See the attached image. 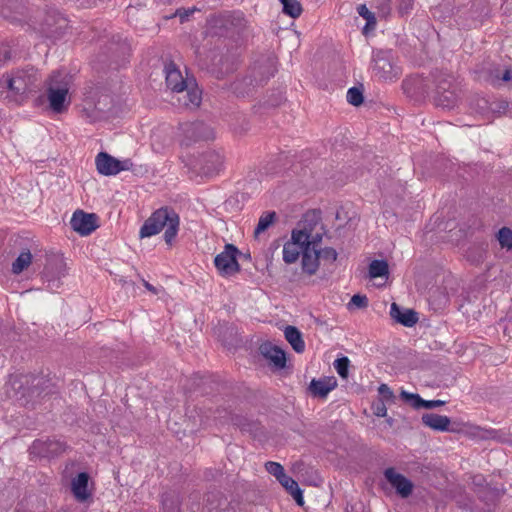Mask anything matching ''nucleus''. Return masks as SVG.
Segmentation results:
<instances>
[{"label":"nucleus","instance_id":"obj_8","mask_svg":"<svg viewBox=\"0 0 512 512\" xmlns=\"http://www.w3.org/2000/svg\"><path fill=\"white\" fill-rule=\"evenodd\" d=\"M96 169L104 176L117 175L121 171H129L133 168L131 159L118 160L107 152H100L95 158Z\"/></svg>","mask_w":512,"mask_h":512},{"label":"nucleus","instance_id":"obj_7","mask_svg":"<svg viewBox=\"0 0 512 512\" xmlns=\"http://www.w3.org/2000/svg\"><path fill=\"white\" fill-rule=\"evenodd\" d=\"M241 252L234 244H226L224 250L214 258V265L221 276H231L240 271L237 256Z\"/></svg>","mask_w":512,"mask_h":512},{"label":"nucleus","instance_id":"obj_33","mask_svg":"<svg viewBox=\"0 0 512 512\" xmlns=\"http://www.w3.org/2000/svg\"><path fill=\"white\" fill-rule=\"evenodd\" d=\"M277 219L275 211H265L261 214L258 224L254 230V236L258 237L261 233L265 232Z\"/></svg>","mask_w":512,"mask_h":512},{"label":"nucleus","instance_id":"obj_40","mask_svg":"<svg viewBox=\"0 0 512 512\" xmlns=\"http://www.w3.org/2000/svg\"><path fill=\"white\" fill-rule=\"evenodd\" d=\"M357 13L366 20V25L364 27V32L368 29L374 30L377 24L376 16L373 12H371L365 4H360L357 7Z\"/></svg>","mask_w":512,"mask_h":512},{"label":"nucleus","instance_id":"obj_30","mask_svg":"<svg viewBox=\"0 0 512 512\" xmlns=\"http://www.w3.org/2000/svg\"><path fill=\"white\" fill-rule=\"evenodd\" d=\"M278 482L287 490V492L295 499V501L299 505H303V495L302 490L299 488L298 483L284 473L279 479Z\"/></svg>","mask_w":512,"mask_h":512},{"label":"nucleus","instance_id":"obj_46","mask_svg":"<svg viewBox=\"0 0 512 512\" xmlns=\"http://www.w3.org/2000/svg\"><path fill=\"white\" fill-rule=\"evenodd\" d=\"M265 467L269 474L275 476L277 480L285 473L283 466L277 462L268 461Z\"/></svg>","mask_w":512,"mask_h":512},{"label":"nucleus","instance_id":"obj_11","mask_svg":"<svg viewBox=\"0 0 512 512\" xmlns=\"http://www.w3.org/2000/svg\"><path fill=\"white\" fill-rule=\"evenodd\" d=\"M68 448L67 444L58 439H36L29 447L32 458H54L62 454Z\"/></svg>","mask_w":512,"mask_h":512},{"label":"nucleus","instance_id":"obj_58","mask_svg":"<svg viewBox=\"0 0 512 512\" xmlns=\"http://www.w3.org/2000/svg\"><path fill=\"white\" fill-rule=\"evenodd\" d=\"M481 432H482V429L480 427H474L473 432H471V433L475 436H479L482 438L487 437L486 435L482 434Z\"/></svg>","mask_w":512,"mask_h":512},{"label":"nucleus","instance_id":"obj_18","mask_svg":"<svg viewBox=\"0 0 512 512\" xmlns=\"http://www.w3.org/2000/svg\"><path fill=\"white\" fill-rule=\"evenodd\" d=\"M223 156L216 151H207L201 155L198 165L201 172L206 176H213L223 167Z\"/></svg>","mask_w":512,"mask_h":512},{"label":"nucleus","instance_id":"obj_24","mask_svg":"<svg viewBox=\"0 0 512 512\" xmlns=\"http://www.w3.org/2000/svg\"><path fill=\"white\" fill-rule=\"evenodd\" d=\"M336 386L337 381L334 377H325L313 379L309 385V390L313 396L325 398Z\"/></svg>","mask_w":512,"mask_h":512},{"label":"nucleus","instance_id":"obj_5","mask_svg":"<svg viewBox=\"0 0 512 512\" xmlns=\"http://www.w3.org/2000/svg\"><path fill=\"white\" fill-rule=\"evenodd\" d=\"M30 22L48 38L60 37L67 26V20L55 9L44 12L36 9Z\"/></svg>","mask_w":512,"mask_h":512},{"label":"nucleus","instance_id":"obj_52","mask_svg":"<svg viewBox=\"0 0 512 512\" xmlns=\"http://www.w3.org/2000/svg\"><path fill=\"white\" fill-rule=\"evenodd\" d=\"M413 1L412 0H400L398 5V12L401 15H405L409 13L412 9Z\"/></svg>","mask_w":512,"mask_h":512},{"label":"nucleus","instance_id":"obj_6","mask_svg":"<svg viewBox=\"0 0 512 512\" xmlns=\"http://www.w3.org/2000/svg\"><path fill=\"white\" fill-rule=\"evenodd\" d=\"M371 68L374 77L380 81H396L402 73L392 50L373 51Z\"/></svg>","mask_w":512,"mask_h":512},{"label":"nucleus","instance_id":"obj_28","mask_svg":"<svg viewBox=\"0 0 512 512\" xmlns=\"http://www.w3.org/2000/svg\"><path fill=\"white\" fill-rule=\"evenodd\" d=\"M435 81V93H444L448 91H457V84L454 81L453 76L450 74L436 72L433 74Z\"/></svg>","mask_w":512,"mask_h":512},{"label":"nucleus","instance_id":"obj_23","mask_svg":"<svg viewBox=\"0 0 512 512\" xmlns=\"http://www.w3.org/2000/svg\"><path fill=\"white\" fill-rule=\"evenodd\" d=\"M484 482L485 479L481 475H477L473 478V484L479 487L477 490L479 498L485 502H494L502 495L503 489L492 487L489 484L484 486Z\"/></svg>","mask_w":512,"mask_h":512},{"label":"nucleus","instance_id":"obj_36","mask_svg":"<svg viewBox=\"0 0 512 512\" xmlns=\"http://www.w3.org/2000/svg\"><path fill=\"white\" fill-rule=\"evenodd\" d=\"M369 278L375 279L379 277H386L389 274V266L385 260H373L369 264Z\"/></svg>","mask_w":512,"mask_h":512},{"label":"nucleus","instance_id":"obj_17","mask_svg":"<svg viewBox=\"0 0 512 512\" xmlns=\"http://www.w3.org/2000/svg\"><path fill=\"white\" fill-rule=\"evenodd\" d=\"M50 380L47 379L44 376L39 375H24L19 378L18 381L14 382V385L16 383H19L18 388H22L24 385H27V392H23L22 395L25 396L26 394L33 397V396H40L45 390L48 388Z\"/></svg>","mask_w":512,"mask_h":512},{"label":"nucleus","instance_id":"obj_44","mask_svg":"<svg viewBox=\"0 0 512 512\" xmlns=\"http://www.w3.org/2000/svg\"><path fill=\"white\" fill-rule=\"evenodd\" d=\"M363 92L358 87H351L347 91V102L353 106H359L363 103Z\"/></svg>","mask_w":512,"mask_h":512},{"label":"nucleus","instance_id":"obj_42","mask_svg":"<svg viewBox=\"0 0 512 512\" xmlns=\"http://www.w3.org/2000/svg\"><path fill=\"white\" fill-rule=\"evenodd\" d=\"M492 83L494 85L498 84L500 81L502 82H510L512 80V68H505L503 73L500 72L499 68H496L491 71Z\"/></svg>","mask_w":512,"mask_h":512},{"label":"nucleus","instance_id":"obj_41","mask_svg":"<svg viewBox=\"0 0 512 512\" xmlns=\"http://www.w3.org/2000/svg\"><path fill=\"white\" fill-rule=\"evenodd\" d=\"M187 100L184 101V104L186 106L192 105V106H199L201 103V92L199 91L197 84L191 85L190 87H185Z\"/></svg>","mask_w":512,"mask_h":512},{"label":"nucleus","instance_id":"obj_47","mask_svg":"<svg viewBox=\"0 0 512 512\" xmlns=\"http://www.w3.org/2000/svg\"><path fill=\"white\" fill-rule=\"evenodd\" d=\"M378 393L381 396L380 401L383 402H394L395 395L387 384L382 383L378 387Z\"/></svg>","mask_w":512,"mask_h":512},{"label":"nucleus","instance_id":"obj_53","mask_svg":"<svg viewBox=\"0 0 512 512\" xmlns=\"http://www.w3.org/2000/svg\"><path fill=\"white\" fill-rule=\"evenodd\" d=\"M374 414L378 417H385L387 414V408L385 402L379 401L373 405Z\"/></svg>","mask_w":512,"mask_h":512},{"label":"nucleus","instance_id":"obj_51","mask_svg":"<svg viewBox=\"0 0 512 512\" xmlns=\"http://www.w3.org/2000/svg\"><path fill=\"white\" fill-rule=\"evenodd\" d=\"M390 0H378L379 4L377 6L378 14L380 17L386 18L391 11Z\"/></svg>","mask_w":512,"mask_h":512},{"label":"nucleus","instance_id":"obj_25","mask_svg":"<svg viewBox=\"0 0 512 512\" xmlns=\"http://www.w3.org/2000/svg\"><path fill=\"white\" fill-rule=\"evenodd\" d=\"M319 249L310 247L302 253L301 266L302 271L308 275H314L319 268Z\"/></svg>","mask_w":512,"mask_h":512},{"label":"nucleus","instance_id":"obj_31","mask_svg":"<svg viewBox=\"0 0 512 512\" xmlns=\"http://www.w3.org/2000/svg\"><path fill=\"white\" fill-rule=\"evenodd\" d=\"M458 101L457 91H448L444 93H435L434 103L438 107L444 109H452L456 106Z\"/></svg>","mask_w":512,"mask_h":512},{"label":"nucleus","instance_id":"obj_2","mask_svg":"<svg viewBox=\"0 0 512 512\" xmlns=\"http://www.w3.org/2000/svg\"><path fill=\"white\" fill-rule=\"evenodd\" d=\"M180 218L173 208L161 207L154 211L139 231L140 238L151 237L165 228L164 240L170 245L178 234Z\"/></svg>","mask_w":512,"mask_h":512},{"label":"nucleus","instance_id":"obj_1","mask_svg":"<svg viewBox=\"0 0 512 512\" xmlns=\"http://www.w3.org/2000/svg\"><path fill=\"white\" fill-rule=\"evenodd\" d=\"M40 82L38 71L34 67H27L3 75L0 87L7 90L6 98L9 101L21 104L29 94L37 91Z\"/></svg>","mask_w":512,"mask_h":512},{"label":"nucleus","instance_id":"obj_29","mask_svg":"<svg viewBox=\"0 0 512 512\" xmlns=\"http://www.w3.org/2000/svg\"><path fill=\"white\" fill-rule=\"evenodd\" d=\"M284 335L295 352L302 353L305 350V342L298 328L289 325L285 328Z\"/></svg>","mask_w":512,"mask_h":512},{"label":"nucleus","instance_id":"obj_26","mask_svg":"<svg viewBox=\"0 0 512 512\" xmlns=\"http://www.w3.org/2000/svg\"><path fill=\"white\" fill-rule=\"evenodd\" d=\"M88 482L89 475L86 472L79 473L73 480L71 484V489L73 495L78 501H86L90 496V492L88 490Z\"/></svg>","mask_w":512,"mask_h":512},{"label":"nucleus","instance_id":"obj_49","mask_svg":"<svg viewBox=\"0 0 512 512\" xmlns=\"http://www.w3.org/2000/svg\"><path fill=\"white\" fill-rule=\"evenodd\" d=\"M368 302L369 301L366 295L355 294L352 296L349 305L362 309L368 306Z\"/></svg>","mask_w":512,"mask_h":512},{"label":"nucleus","instance_id":"obj_4","mask_svg":"<svg viewBox=\"0 0 512 512\" xmlns=\"http://www.w3.org/2000/svg\"><path fill=\"white\" fill-rule=\"evenodd\" d=\"M70 88V77L67 73L55 71L47 80V99L49 107L55 113H63L67 110L70 100L68 93Z\"/></svg>","mask_w":512,"mask_h":512},{"label":"nucleus","instance_id":"obj_9","mask_svg":"<svg viewBox=\"0 0 512 512\" xmlns=\"http://www.w3.org/2000/svg\"><path fill=\"white\" fill-rule=\"evenodd\" d=\"M181 130L183 133L181 143L185 146L214 139L213 129L202 121L184 123L181 125Z\"/></svg>","mask_w":512,"mask_h":512},{"label":"nucleus","instance_id":"obj_56","mask_svg":"<svg viewBox=\"0 0 512 512\" xmlns=\"http://www.w3.org/2000/svg\"><path fill=\"white\" fill-rule=\"evenodd\" d=\"M10 57V51L4 46H0V65L6 63Z\"/></svg>","mask_w":512,"mask_h":512},{"label":"nucleus","instance_id":"obj_59","mask_svg":"<svg viewBox=\"0 0 512 512\" xmlns=\"http://www.w3.org/2000/svg\"><path fill=\"white\" fill-rule=\"evenodd\" d=\"M143 285H144V287H145L147 290H149V291H151V292H153V293H156V288H155L153 285H151L149 282H147V281H145V280H144V281H143Z\"/></svg>","mask_w":512,"mask_h":512},{"label":"nucleus","instance_id":"obj_22","mask_svg":"<svg viewBox=\"0 0 512 512\" xmlns=\"http://www.w3.org/2000/svg\"><path fill=\"white\" fill-rule=\"evenodd\" d=\"M422 423L435 431L453 432L450 428V418L436 413H424L421 417Z\"/></svg>","mask_w":512,"mask_h":512},{"label":"nucleus","instance_id":"obj_15","mask_svg":"<svg viewBox=\"0 0 512 512\" xmlns=\"http://www.w3.org/2000/svg\"><path fill=\"white\" fill-rule=\"evenodd\" d=\"M385 479L401 498H408L414 489V484L404 475L398 473L395 468H386L383 472Z\"/></svg>","mask_w":512,"mask_h":512},{"label":"nucleus","instance_id":"obj_14","mask_svg":"<svg viewBox=\"0 0 512 512\" xmlns=\"http://www.w3.org/2000/svg\"><path fill=\"white\" fill-rule=\"evenodd\" d=\"M70 225L80 235L87 236L98 228V216L94 213L76 210L72 215Z\"/></svg>","mask_w":512,"mask_h":512},{"label":"nucleus","instance_id":"obj_55","mask_svg":"<svg viewBox=\"0 0 512 512\" xmlns=\"http://www.w3.org/2000/svg\"><path fill=\"white\" fill-rule=\"evenodd\" d=\"M231 420H232L233 424L240 427L241 430H245V431L250 430L248 427L251 424L248 423L246 419L239 417V416H235V417H232Z\"/></svg>","mask_w":512,"mask_h":512},{"label":"nucleus","instance_id":"obj_45","mask_svg":"<svg viewBox=\"0 0 512 512\" xmlns=\"http://www.w3.org/2000/svg\"><path fill=\"white\" fill-rule=\"evenodd\" d=\"M498 241L502 248L512 250V230L507 227H503L498 232Z\"/></svg>","mask_w":512,"mask_h":512},{"label":"nucleus","instance_id":"obj_16","mask_svg":"<svg viewBox=\"0 0 512 512\" xmlns=\"http://www.w3.org/2000/svg\"><path fill=\"white\" fill-rule=\"evenodd\" d=\"M165 73L167 87L174 92L182 93L185 87H190L192 84L195 85V79L193 77L184 79L174 63L166 65Z\"/></svg>","mask_w":512,"mask_h":512},{"label":"nucleus","instance_id":"obj_50","mask_svg":"<svg viewBox=\"0 0 512 512\" xmlns=\"http://www.w3.org/2000/svg\"><path fill=\"white\" fill-rule=\"evenodd\" d=\"M508 102L505 100L495 101L491 104L490 109L493 113L504 114L508 109Z\"/></svg>","mask_w":512,"mask_h":512},{"label":"nucleus","instance_id":"obj_19","mask_svg":"<svg viewBox=\"0 0 512 512\" xmlns=\"http://www.w3.org/2000/svg\"><path fill=\"white\" fill-rule=\"evenodd\" d=\"M390 316L405 327H413L419 320L418 313L415 310L403 308L395 302L391 304Z\"/></svg>","mask_w":512,"mask_h":512},{"label":"nucleus","instance_id":"obj_57","mask_svg":"<svg viewBox=\"0 0 512 512\" xmlns=\"http://www.w3.org/2000/svg\"><path fill=\"white\" fill-rule=\"evenodd\" d=\"M321 239L322 237L319 234L313 236L312 239L310 240V243H312L311 247L317 248L318 244L321 242Z\"/></svg>","mask_w":512,"mask_h":512},{"label":"nucleus","instance_id":"obj_3","mask_svg":"<svg viewBox=\"0 0 512 512\" xmlns=\"http://www.w3.org/2000/svg\"><path fill=\"white\" fill-rule=\"evenodd\" d=\"M276 72L275 59L272 56H262L254 62L251 74L241 80L233 82L232 91L241 97L249 96L254 87L263 85Z\"/></svg>","mask_w":512,"mask_h":512},{"label":"nucleus","instance_id":"obj_27","mask_svg":"<svg viewBox=\"0 0 512 512\" xmlns=\"http://www.w3.org/2000/svg\"><path fill=\"white\" fill-rule=\"evenodd\" d=\"M161 505L163 512H180V496L176 490L169 489L161 495Z\"/></svg>","mask_w":512,"mask_h":512},{"label":"nucleus","instance_id":"obj_13","mask_svg":"<svg viewBox=\"0 0 512 512\" xmlns=\"http://www.w3.org/2000/svg\"><path fill=\"white\" fill-rule=\"evenodd\" d=\"M35 10L19 0H4L0 5V15L11 21L25 20L30 22Z\"/></svg>","mask_w":512,"mask_h":512},{"label":"nucleus","instance_id":"obj_10","mask_svg":"<svg viewBox=\"0 0 512 512\" xmlns=\"http://www.w3.org/2000/svg\"><path fill=\"white\" fill-rule=\"evenodd\" d=\"M67 274V267L62 257H53L48 260L43 277L47 282L46 288L51 292H57L62 286V278Z\"/></svg>","mask_w":512,"mask_h":512},{"label":"nucleus","instance_id":"obj_48","mask_svg":"<svg viewBox=\"0 0 512 512\" xmlns=\"http://www.w3.org/2000/svg\"><path fill=\"white\" fill-rule=\"evenodd\" d=\"M338 253L332 247H326L324 249H319V257L324 261H329L331 263L337 260Z\"/></svg>","mask_w":512,"mask_h":512},{"label":"nucleus","instance_id":"obj_61","mask_svg":"<svg viewBox=\"0 0 512 512\" xmlns=\"http://www.w3.org/2000/svg\"><path fill=\"white\" fill-rule=\"evenodd\" d=\"M170 0H162L163 3L169 2Z\"/></svg>","mask_w":512,"mask_h":512},{"label":"nucleus","instance_id":"obj_37","mask_svg":"<svg viewBox=\"0 0 512 512\" xmlns=\"http://www.w3.org/2000/svg\"><path fill=\"white\" fill-rule=\"evenodd\" d=\"M226 413L225 410H215V411H212L211 409H209L208 411H203L202 409H200V413H199V416L201 418V425H204V426H210L211 425V422H215V424H223L225 421L222 420L223 416L221 415L222 413Z\"/></svg>","mask_w":512,"mask_h":512},{"label":"nucleus","instance_id":"obj_21","mask_svg":"<svg viewBox=\"0 0 512 512\" xmlns=\"http://www.w3.org/2000/svg\"><path fill=\"white\" fill-rule=\"evenodd\" d=\"M401 399L412 408L419 409H435L445 404L443 400H424L420 397L419 394L410 393L405 390H401L400 392Z\"/></svg>","mask_w":512,"mask_h":512},{"label":"nucleus","instance_id":"obj_32","mask_svg":"<svg viewBox=\"0 0 512 512\" xmlns=\"http://www.w3.org/2000/svg\"><path fill=\"white\" fill-rule=\"evenodd\" d=\"M224 502L225 500L221 497L220 492H208L205 496V507L203 509L206 512H223L225 510V508H222Z\"/></svg>","mask_w":512,"mask_h":512},{"label":"nucleus","instance_id":"obj_12","mask_svg":"<svg viewBox=\"0 0 512 512\" xmlns=\"http://www.w3.org/2000/svg\"><path fill=\"white\" fill-rule=\"evenodd\" d=\"M217 22L230 36L246 37L248 35V21L241 11L228 12L221 15Z\"/></svg>","mask_w":512,"mask_h":512},{"label":"nucleus","instance_id":"obj_35","mask_svg":"<svg viewBox=\"0 0 512 512\" xmlns=\"http://www.w3.org/2000/svg\"><path fill=\"white\" fill-rule=\"evenodd\" d=\"M32 261V254L29 249H24L12 263V272L20 274L29 267Z\"/></svg>","mask_w":512,"mask_h":512},{"label":"nucleus","instance_id":"obj_39","mask_svg":"<svg viewBox=\"0 0 512 512\" xmlns=\"http://www.w3.org/2000/svg\"><path fill=\"white\" fill-rule=\"evenodd\" d=\"M282 4V11L284 14L298 18L302 13V6L298 0H280Z\"/></svg>","mask_w":512,"mask_h":512},{"label":"nucleus","instance_id":"obj_38","mask_svg":"<svg viewBox=\"0 0 512 512\" xmlns=\"http://www.w3.org/2000/svg\"><path fill=\"white\" fill-rule=\"evenodd\" d=\"M302 253L303 249H301L300 246H296L294 243L287 241L283 246V260L287 264L295 263Z\"/></svg>","mask_w":512,"mask_h":512},{"label":"nucleus","instance_id":"obj_60","mask_svg":"<svg viewBox=\"0 0 512 512\" xmlns=\"http://www.w3.org/2000/svg\"><path fill=\"white\" fill-rule=\"evenodd\" d=\"M180 17H181V20L183 21L184 19H186L188 16H189V13L188 12H185L184 15H182L181 13H179Z\"/></svg>","mask_w":512,"mask_h":512},{"label":"nucleus","instance_id":"obj_34","mask_svg":"<svg viewBox=\"0 0 512 512\" xmlns=\"http://www.w3.org/2000/svg\"><path fill=\"white\" fill-rule=\"evenodd\" d=\"M310 232L306 229H294L291 233L290 243H294L296 246H300L303 251L311 247L310 243Z\"/></svg>","mask_w":512,"mask_h":512},{"label":"nucleus","instance_id":"obj_20","mask_svg":"<svg viewBox=\"0 0 512 512\" xmlns=\"http://www.w3.org/2000/svg\"><path fill=\"white\" fill-rule=\"evenodd\" d=\"M260 353L269 360L276 369H283L286 366V353L284 350L271 342H265L259 347Z\"/></svg>","mask_w":512,"mask_h":512},{"label":"nucleus","instance_id":"obj_43","mask_svg":"<svg viewBox=\"0 0 512 512\" xmlns=\"http://www.w3.org/2000/svg\"><path fill=\"white\" fill-rule=\"evenodd\" d=\"M350 360L348 357L343 356L336 359L333 363L335 370L341 378H347L349 373Z\"/></svg>","mask_w":512,"mask_h":512},{"label":"nucleus","instance_id":"obj_54","mask_svg":"<svg viewBox=\"0 0 512 512\" xmlns=\"http://www.w3.org/2000/svg\"><path fill=\"white\" fill-rule=\"evenodd\" d=\"M503 330L506 335L512 337V312L503 320Z\"/></svg>","mask_w":512,"mask_h":512}]
</instances>
